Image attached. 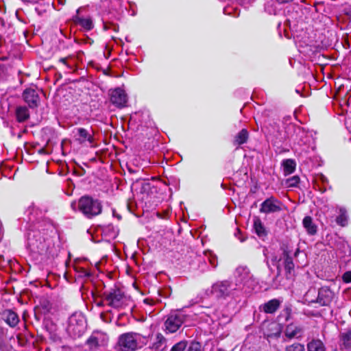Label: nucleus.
<instances>
[{
	"label": "nucleus",
	"instance_id": "nucleus-1",
	"mask_svg": "<svg viewBox=\"0 0 351 351\" xmlns=\"http://www.w3.org/2000/svg\"><path fill=\"white\" fill-rule=\"evenodd\" d=\"M78 210L87 218L91 219L102 212L101 202L89 195L81 197L77 203Z\"/></svg>",
	"mask_w": 351,
	"mask_h": 351
},
{
	"label": "nucleus",
	"instance_id": "nucleus-2",
	"mask_svg": "<svg viewBox=\"0 0 351 351\" xmlns=\"http://www.w3.org/2000/svg\"><path fill=\"white\" fill-rule=\"evenodd\" d=\"M104 301L112 308L121 309L128 304L130 298L121 289L114 287L104 292Z\"/></svg>",
	"mask_w": 351,
	"mask_h": 351
},
{
	"label": "nucleus",
	"instance_id": "nucleus-3",
	"mask_svg": "<svg viewBox=\"0 0 351 351\" xmlns=\"http://www.w3.org/2000/svg\"><path fill=\"white\" fill-rule=\"evenodd\" d=\"M86 329L84 317L81 314L74 313L69 319L67 331L73 338L83 335Z\"/></svg>",
	"mask_w": 351,
	"mask_h": 351
},
{
	"label": "nucleus",
	"instance_id": "nucleus-4",
	"mask_svg": "<svg viewBox=\"0 0 351 351\" xmlns=\"http://www.w3.org/2000/svg\"><path fill=\"white\" fill-rule=\"evenodd\" d=\"M141 335L135 332H127L119 338L118 345L119 351H134L138 346Z\"/></svg>",
	"mask_w": 351,
	"mask_h": 351
},
{
	"label": "nucleus",
	"instance_id": "nucleus-5",
	"mask_svg": "<svg viewBox=\"0 0 351 351\" xmlns=\"http://www.w3.org/2000/svg\"><path fill=\"white\" fill-rule=\"evenodd\" d=\"M185 319L186 315L182 312H171L165 323L166 330L171 333L176 332L182 325Z\"/></svg>",
	"mask_w": 351,
	"mask_h": 351
},
{
	"label": "nucleus",
	"instance_id": "nucleus-6",
	"mask_svg": "<svg viewBox=\"0 0 351 351\" xmlns=\"http://www.w3.org/2000/svg\"><path fill=\"white\" fill-rule=\"evenodd\" d=\"M282 210V203L274 197L266 199L261 205L260 212L271 213L279 212Z\"/></svg>",
	"mask_w": 351,
	"mask_h": 351
},
{
	"label": "nucleus",
	"instance_id": "nucleus-7",
	"mask_svg": "<svg viewBox=\"0 0 351 351\" xmlns=\"http://www.w3.org/2000/svg\"><path fill=\"white\" fill-rule=\"evenodd\" d=\"M110 102L118 108H123L126 106L128 101L127 95L120 88H115L110 92Z\"/></svg>",
	"mask_w": 351,
	"mask_h": 351
},
{
	"label": "nucleus",
	"instance_id": "nucleus-8",
	"mask_svg": "<svg viewBox=\"0 0 351 351\" xmlns=\"http://www.w3.org/2000/svg\"><path fill=\"white\" fill-rule=\"evenodd\" d=\"M231 283L225 280L215 283L212 287V292L217 298H224L230 294Z\"/></svg>",
	"mask_w": 351,
	"mask_h": 351
},
{
	"label": "nucleus",
	"instance_id": "nucleus-9",
	"mask_svg": "<svg viewBox=\"0 0 351 351\" xmlns=\"http://www.w3.org/2000/svg\"><path fill=\"white\" fill-rule=\"evenodd\" d=\"M74 137L75 141L80 145H85L86 143H88L92 146L95 141L93 134H90L87 130L83 128H77V132Z\"/></svg>",
	"mask_w": 351,
	"mask_h": 351
},
{
	"label": "nucleus",
	"instance_id": "nucleus-10",
	"mask_svg": "<svg viewBox=\"0 0 351 351\" xmlns=\"http://www.w3.org/2000/svg\"><path fill=\"white\" fill-rule=\"evenodd\" d=\"M72 20L75 25L80 26L85 31H90L94 27L92 18L90 16H81L80 9L77 10L76 15L73 17Z\"/></svg>",
	"mask_w": 351,
	"mask_h": 351
},
{
	"label": "nucleus",
	"instance_id": "nucleus-11",
	"mask_svg": "<svg viewBox=\"0 0 351 351\" xmlns=\"http://www.w3.org/2000/svg\"><path fill=\"white\" fill-rule=\"evenodd\" d=\"M25 101L30 108H36L39 103V95L37 91L32 88H27L23 94Z\"/></svg>",
	"mask_w": 351,
	"mask_h": 351
},
{
	"label": "nucleus",
	"instance_id": "nucleus-12",
	"mask_svg": "<svg viewBox=\"0 0 351 351\" xmlns=\"http://www.w3.org/2000/svg\"><path fill=\"white\" fill-rule=\"evenodd\" d=\"M331 300V291L328 289L322 288L319 290L315 302L320 306L328 305ZM315 300H308V302H314Z\"/></svg>",
	"mask_w": 351,
	"mask_h": 351
},
{
	"label": "nucleus",
	"instance_id": "nucleus-13",
	"mask_svg": "<svg viewBox=\"0 0 351 351\" xmlns=\"http://www.w3.org/2000/svg\"><path fill=\"white\" fill-rule=\"evenodd\" d=\"M303 333V329L294 324H288L285 330V336L289 339L300 338Z\"/></svg>",
	"mask_w": 351,
	"mask_h": 351
},
{
	"label": "nucleus",
	"instance_id": "nucleus-14",
	"mask_svg": "<svg viewBox=\"0 0 351 351\" xmlns=\"http://www.w3.org/2000/svg\"><path fill=\"white\" fill-rule=\"evenodd\" d=\"M281 301L278 299H272L265 303L261 309L265 313H274L280 307Z\"/></svg>",
	"mask_w": 351,
	"mask_h": 351
},
{
	"label": "nucleus",
	"instance_id": "nucleus-15",
	"mask_svg": "<svg viewBox=\"0 0 351 351\" xmlns=\"http://www.w3.org/2000/svg\"><path fill=\"white\" fill-rule=\"evenodd\" d=\"M339 347L341 350L351 348V330H346L340 334Z\"/></svg>",
	"mask_w": 351,
	"mask_h": 351
},
{
	"label": "nucleus",
	"instance_id": "nucleus-16",
	"mask_svg": "<svg viewBox=\"0 0 351 351\" xmlns=\"http://www.w3.org/2000/svg\"><path fill=\"white\" fill-rule=\"evenodd\" d=\"M302 224L308 234L314 235L317 232V226L314 223L313 219L310 216H306L303 219Z\"/></svg>",
	"mask_w": 351,
	"mask_h": 351
},
{
	"label": "nucleus",
	"instance_id": "nucleus-17",
	"mask_svg": "<svg viewBox=\"0 0 351 351\" xmlns=\"http://www.w3.org/2000/svg\"><path fill=\"white\" fill-rule=\"evenodd\" d=\"M285 269L287 278H291L295 274V266L292 258L288 254L286 255L285 259Z\"/></svg>",
	"mask_w": 351,
	"mask_h": 351
},
{
	"label": "nucleus",
	"instance_id": "nucleus-18",
	"mask_svg": "<svg viewBox=\"0 0 351 351\" xmlns=\"http://www.w3.org/2000/svg\"><path fill=\"white\" fill-rule=\"evenodd\" d=\"M4 315L5 317V322L10 327H15L18 324L19 318L15 312L11 310H8L5 311Z\"/></svg>",
	"mask_w": 351,
	"mask_h": 351
},
{
	"label": "nucleus",
	"instance_id": "nucleus-19",
	"mask_svg": "<svg viewBox=\"0 0 351 351\" xmlns=\"http://www.w3.org/2000/svg\"><path fill=\"white\" fill-rule=\"evenodd\" d=\"M262 130L267 134L276 138L280 136V127L276 123H269L268 125L263 126Z\"/></svg>",
	"mask_w": 351,
	"mask_h": 351
},
{
	"label": "nucleus",
	"instance_id": "nucleus-20",
	"mask_svg": "<svg viewBox=\"0 0 351 351\" xmlns=\"http://www.w3.org/2000/svg\"><path fill=\"white\" fill-rule=\"evenodd\" d=\"M15 114L17 121L20 123L27 121L29 117L28 109L25 106L17 107Z\"/></svg>",
	"mask_w": 351,
	"mask_h": 351
},
{
	"label": "nucleus",
	"instance_id": "nucleus-21",
	"mask_svg": "<svg viewBox=\"0 0 351 351\" xmlns=\"http://www.w3.org/2000/svg\"><path fill=\"white\" fill-rule=\"evenodd\" d=\"M254 229L256 234L261 238L265 237L267 234L263 223L258 217L255 218L254 220Z\"/></svg>",
	"mask_w": 351,
	"mask_h": 351
},
{
	"label": "nucleus",
	"instance_id": "nucleus-22",
	"mask_svg": "<svg viewBox=\"0 0 351 351\" xmlns=\"http://www.w3.org/2000/svg\"><path fill=\"white\" fill-rule=\"evenodd\" d=\"M282 165L283 167L284 174L287 176L294 172L296 163L293 159H286L282 161Z\"/></svg>",
	"mask_w": 351,
	"mask_h": 351
},
{
	"label": "nucleus",
	"instance_id": "nucleus-23",
	"mask_svg": "<svg viewBox=\"0 0 351 351\" xmlns=\"http://www.w3.org/2000/svg\"><path fill=\"white\" fill-rule=\"evenodd\" d=\"M308 351H326L323 342L319 339H313L307 344Z\"/></svg>",
	"mask_w": 351,
	"mask_h": 351
},
{
	"label": "nucleus",
	"instance_id": "nucleus-24",
	"mask_svg": "<svg viewBox=\"0 0 351 351\" xmlns=\"http://www.w3.org/2000/svg\"><path fill=\"white\" fill-rule=\"evenodd\" d=\"M248 132L245 129L241 130L234 137V145H240L247 142Z\"/></svg>",
	"mask_w": 351,
	"mask_h": 351
},
{
	"label": "nucleus",
	"instance_id": "nucleus-25",
	"mask_svg": "<svg viewBox=\"0 0 351 351\" xmlns=\"http://www.w3.org/2000/svg\"><path fill=\"white\" fill-rule=\"evenodd\" d=\"M75 271L78 277L80 278H87L91 275L90 270L84 267L77 266L75 267Z\"/></svg>",
	"mask_w": 351,
	"mask_h": 351
},
{
	"label": "nucleus",
	"instance_id": "nucleus-26",
	"mask_svg": "<svg viewBox=\"0 0 351 351\" xmlns=\"http://www.w3.org/2000/svg\"><path fill=\"white\" fill-rule=\"evenodd\" d=\"M336 221L339 225L341 226H346L347 223V215L346 210L342 209L340 210V215L337 217Z\"/></svg>",
	"mask_w": 351,
	"mask_h": 351
},
{
	"label": "nucleus",
	"instance_id": "nucleus-27",
	"mask_svg": "<svg viewBox=\"0 0 351 351\" xmlns=\"http://www.w3.org/2000/svg\"><path fill=\"white\" fill-rule=\"evenodd\" d=\"M304 346L299 343H295L291 346H289L286 348L285 351H304Z\"/></svg>",
	"mask_w": 351,
	"mask_h": 351
},
{
	"label": "nucleus",
	"instance_id": "nucleus-28",
	"mask_svg": "<svg viewBox=\"0 0 351 351\" xmlns=\"http://www.w3.org/2000/svg\"><path fill=\"white\" fill-rule=\"evenodd\" d=\"M104 30H112L114 32H119V25L111 23V22H104Z\"/></svg>",
	"mask_w": 351,
	"mask_h": 351
},
{
	"label": "nucleus",
	"instance_id": "nucleus-29",
	"mask_svg": "<svg viewBox=\"0 0 351 351\" xmlns=\"http://www.w3.org/2000/svg\"><path fill=\"white\" fill-rule=\"evenodd\" d=\"M187 346L186 341H182L174 345L171 351H184Z\"/></svg>",
	"mask_w": 351,
	"mask_h": 351
},
{
	"label": "nucleus",
	"instance_id": "nucleus-30",
	"mask_svg": "<svg viewBox=\"0 0 351 351\" xmlns=\"http://www.w3.org/2000/svg\"><path fill=\"white\" fill-rule=\"evenodd\" d=\"M40 307L42 308V312L46 314L51 309V304L49 301L45 300L40 303Z\"/></svg>",
	"mask_w": 351,
	"mask_h": 351
},
{
	"label": "nucleus",
	"instance_id": "nucleus-31",
	"mask_svg": "<svg viewBox=\"0 0 351 351\" xmlns=\"http://www.w3.org/2000/svg\"><path fill=\"white\" fill-rule=\"evenodd\" d=\"M299 181H300L299 177L295 176H293V177L289 178L287 180V183L288 186L293 187V186H297V184L299 183Z\"/></svg>",
	"mask_w": 351,
	"mask_h": 351
},
{
	"label": "nucleus",
	"instance_id": "nucleus-32",
	"mask_svg": "<svg viewBox=\"0 0 351 351\" xmlns=\"http://www.w3.org/2000/svg\"><path fill=\"white\" fill-rule=\"evenodd\" d=\"M72 58L71 56H69L66 58H61L59 59V62L62 63L64 64L69 70L72 69V66L69 63V60H70Z\"/></svg>",
	"mask_w": 351,
	"mask_h": 351
},
{
	"label": "nucleus",
	"instance_id": "nucleus-33",
	"mask_svg": "<svg viewBox=\"0 0 351 351\" xmlns=\"http://www.w3.org/2000/svg\"><path fill=\"white\" fill-rule=\"evenodd\" d=\"M87 344L91 348H96L98 346V340L96 337H91L87 340Z\"/></svg>",
	"mask_w": 351,
	"mask_h": 351
},
{
	"label": "nucleus",
	"instance_id": "nucleus-34",
	"mask_svg": "<svg viewBox=\"0 0 351 351\" xmlns=\"http://www.w3.org/2000/svg\"><path fill=\"white\" fill-rule=\"evenodd\" d=\"M201 344L198 342H193L189 348V351H201Z\"/></svg>",
	"mask_w": 351,
	"mask_h": 351
},
{
	"label": "nucleus",
	"instance_id": "nucleus-35",
	"mask_svg": "<svg viewBox=\"0 0 351 351\" xmlns=\"http://www.w3.org/2000/svg\"><path fill=\"white\" fill-rule=\"evenodd\" d=\"M342 280L346 283L351 282V271L345 272L342 276Z\"/></svg>",
	"mask_w": 351,
	"mask_h": 351
},
{
	"label": "nucleus",
	"instance_id": "nucleus-36",
	"mask_svg": "<svg viewBox=\"0 0 351 351\" xmlns=\"http://www.w3.org/2000/svg\"><path fill=\"white\" fill-rule=\"evenodd\" d=\"M209 262L213 267H215L217 265V258L214 256H210L209 257Z\"/></svg>",
	"mask_w": 351,
	"mask_h": 351
},
{
	"label": "nucleus",
	"instance_id": "nucleus-37",
	"mask_svg": "<svg viewBox=\"0 0 351 351\" xmlns=\"http://www.w3.org/2000/svg\"><path fill=\"white\" fill-rule=\"evenodd\" d=\"M156 339L158 340V343L160 344H161L165 341V338L160 334L157 335Z\"/></svg>",
	"mask_w": 351,
	"mask_h": 351
},
{
	"label": "nucleus",
	"instance_id": "nucleus-38",
	"mask_svg": "<svg viewBox=\"0 0 351 351\" xmlns=\"http://www.w3.org/2000/svg\"><path fill=\"white\" fill-rule=\"evenodd\" d=\"M311 293L316 294V290L315 289L308 290V291L306 294V300H308V298L309 295Z\"/></svg>",
	"mask_w": 351,
	"mask_h": 351
},
{
	"label": "nucleus",
	"instance_id": "nucleus-39",
	"mask_svg": "<svg viewBox=\"0 0 351 351\" xmlns=\"http://www.w3.org/2000/svg\"><path fill=\"white\" fill-rule=\"evenodd\" d=\"M97 306H104V305H106V302L104 301V293L102 294V296H101V300L100 302H98L97 303Z\"/></svg>",
	"mask_w": 351,
	"mask_h": 351
},
{
	"label": "nucleus",
	"instance_id": "nucleus-40",
	"mask_svg": "<svg viewBox=\"0 0 351 351\" xmlns=\"http://www.w3.org/2000/svg\"><path fill=\"white\" fill-rule=\"evenodd\" d=\"M277 269H278V274H279L280 273V269L279 267H278Z\"/></svg>",
	"mask_w": 351,
	"mask_h": 351
},
{
	"label": "nucleus",
	"instance_id": "nucleus-41",
	"mask_svg": "<svg viewBox=\"0 0 351 351\" xmlns=\"http://www.w3.org/2000/svg\"><path fill=\"white\" fill-rule=\"evenodd\" d=\"M299 251V250H297V251L295 252V254H297V252Z\"/></svg>",
	"mask_w": 351,
	"mask_h": 351
}]
</instances>
